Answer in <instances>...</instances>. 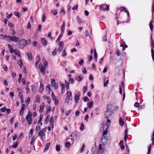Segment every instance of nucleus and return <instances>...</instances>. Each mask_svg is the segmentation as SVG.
I'll use <instances>...</instances> for the list:
<instances>
[{"instance_id": "1", "label": "nucleus", "mask_w": 154, "mask_h": 154, "mask_svg": "<svg viewBox=\"0 0 154 154\" xmlns=\"http://www.w3.org/2000/svg\"><path fill=\"white\" fill-rule=\"evenodd\" d=\"M19 48H23L25 47L27 44V40L24 39H22L18 41Z\"/></svg>"}, {"instance_id": "51", "label": "nucleus", "mask_w": 154, "mask_h": 154, "mask_svg": "<svg viewBox=\"0 0 154 154\" xmlns=\"http://www.w3.org/2000/svg\"><path fill=\"white\" fill-rule=\"evenodd\" d=\"M50 123H54V118L53 117L51 116L50 118V119L49 120Z\"/></svg>"}, {"instance_id": "17", "label": "nucleus", "mask_w": 154, "mask_h": 154, "mask_svg": "<svg viewBox=\"0 0 154 154\" xmlns=\"http://www.w3.org/2000/svg\"><path fill=\"white\" fill-rule=\"evenodd\" d=\"M40 60V57L39 55L37 56L36 58V61L35 63V64L36 66H38V64L39 63V62Z\"/></svg>"}, {"instance_id": "10", "label": "nucleus", "mask_w": 154, "mask_h": 154, "mask_svg": "<svg viewBox=\"0 0 154 154\" xmlns=\"http://www.w3.org/2000/svg\"><path fill=\"white\" fill-rule=\"evenodd\" d=\"M41 42L43 46H45L47 45V41L45 38H42L41 39Z\"/></svg>"}, {"instance_id": "37", "label": "nucleus", "mask_w": 154, "mask_h": 154, "mask_svg": "<svg viewBox=\"0 0 154 154\" xmlns=\"http://www.w3.org/2000/svg\"><path fill=\"white\" fill-rule=\"evenodd\" d=\"M152 21H150L149 22V27L152 31L153 29V26L152 24Z\"/></svg>"}, {"instance_id": "29", "label": "nucleus", "mask_w": 154, "mask_h": 154, "mask_svg": "<svg viewBox=\"0 0 154 154\" xmlns=\"http://www.w3.org/2000/svg\"><path fill=\"white\" fill-rule=\"evenodd\" d=\"M88 107L89 108H91L93 107V101L88 103Z\"/></svg>"}, {"instance_id": "56", "label": "nucleus", "mask_w": 154, "mask_h": 154, "mask_svg": "<svg viewBox=\"0 0 154 154\" xmlns=\"http://www.w3.org/2000/svg\"><path fill=\"white\" fill-rule=\"evenodd\" d=\"M6 110V107H4L0 109V111L2 112H4Z\"/></svg>"}, {"instance_id": "6", "label": "nucleus", "mask_w": 154, "mask_h": 154, "mask_svg": "<svg viewBox=\"0 0 154 154\" xmlns=\"http://www.w3.org/2000/svg\"><path fill=\"white\" fill-rule=\"evenodd\" d=\"M51 85L53 87H54L55 89L58 88V85L57 82H55V80L54 79H52L51 80Z\"/></svg>"}, {"instance_id": "43", "label": "nucleus", "mask_w": 154, "mask_h": 154, "mask_svg": "<svg viewBox=\"0 0 154 154\" xmlns=\"http://www.w3.org/2000/svg\"><path fill=\"white\" fill-rule=\"evenodd\" d=\"M85 144H84V143H83L82 144V148H81V151H80V152L81 153L82 152L84 151V149H85Z\"/></svg>"}, {"instance_id": "48", "label": "nucleus", "mask_w": 154, "mask_h": 154, "mask_svg": "<svg viewBox=\"0 0 154 154\" xmlns=\"http://www.w3.org/2000/svg\"><path fill=\"white\" fill-rule=\"evenodd\" d=\"M66 25V23L65 21H63L62 25L61 26V29H65V27Z\"/></svg>"}, {"instance_id": "30", "label": "nucleus", "mask_w": 154, "mask_h": 154, "mask_svg": "<svg viewBox=\"0 0 154 154\" xmlns=\"http://www.w3.org/2000/svg\"><path fill=\"white\" fill-rule=\"evenodd\" d=\"M31 88H32V91L34 93H35V86L34 85H31Z\"/></svg>"}, {"instance_id": "39", "label": "nucleus", "mask_w": 154, "mask_h": 154, "mask_svg": "<svg viewBox=\"0 0 154 154\" xmlns=\"http://www.w3.org/2000/svg\"><path fill=\"white\" fill-rule=\"evenodd\" d=\"M94 57L95 60L97 61V54L96 50H95L94 51Z\"/></svg>"}, {"instance_id": "41", "label": "nucleus", "mask_w": 154, "mask_h": 154, "mask_svg": "<svg viewBox=\"0 0 154 154\" xmlns=\"http://www.w3.org/2000/svg\"><path fill=\"white\" fill-rule=\"evenodd\" d=\"M36 102L38 103H39L40 101V97L39 95H37L36 96Z\"/></svg>"}, {"instance_id": "33", "label": "nucleus", "mask_w": 154, "mask_h": 154, "mask_svg": "<svg viewBox=\"0 0 154 154\" xmlns=\"http://www.w3.org/2000/svg\"><path fill=\"white\" fill-rule=\"evenodd\" d=\"M120 46L122 47V50H125L126 48L128 47V46L126 45H123L122 43L120 44Z\"/></svg>"}, {"instance_id": "3", "label": "nucleus", "mask_w": 154, "mask_h": 154, "mask_svg": "<svg viewBox=\"0 0 154 154\" xmlns=\"http://www.w3.org/2000/svg\"><path fill=\"white\" fill-rule=\"evenodd\" d=\"M39 69L40 71L41 72L43 75H44L45 73V70L46 69V67L45 66H43V65H42L40 64L39 65Z\"/></svg>"}, {"instance_id": "15", "label": "nucleus", "mask_w": 154, "mask_h": 154, "mask_svg": "<svg viewBox=\"0 0 154 154\" xmlns=\"http://www.w3.org/2000/svg\"><path fill=\"white\" fill-rule=\"evenodd\" d=\"M119 145L122 150H123L124 149L125 146L123 144V142L122 140H120L119 143Z\"/></svg>"}, {"instance_id": "28", "label": "nucleus", "mask_w": 154, "mask_h": 154, "mask_svg": "<svg viewBox=\"0 0 154 154\" xmlns=\"http://www.w3.org/2000/svg\"><path fill=\"white\" fill-rule=\"evenodd\" d=\"M50 117V115H48L47 116L46 119L45 120L44 123L45 124H47L48 123V122L49 120V119Z\"/></svg>"}, {"instance_id": "46", "label": "nucleus", "mask_w": 154, "mask_h": 154, "mask_svg": "<svg viewBox=\"0 0 154 154\" xmlns=\"http://www.w3.org/2000/svg\"><path fill=\"white\" fill-rule=\"evenodd\" d=\"M24 33V31L23 29L20 30L18 32V35L19 36H21Z\"/></svg>"}, {"instance_id": "52", "label": "nucleus", "mask_w": 154, "mask_h": 154, "mask_svg": "<svg viewBox=\"0 0 154 154\" xmlns=\"http://www.w3.org/2000/svg\"><path fill=\"white\" fill-rule=\"evenodd\" d=\"M77 21L78 23L80 24L81 23V21L79 16L77 17Z\"/></svg>"}, {"instance_id": "20", "label": "nucleus", "mask_w": 154, "mask_h": 154, "mask_svg": "<svg viewBox=\"0 0 154 154\" xmlns=\"http://www.w3.org/2000/svg\"><path fill=\"white\" fill-rule=\"evenodd\" d=\"M45 107L44 103L42 102L41 105H40V110L39 111L40 112H42L43 111L44 108Z\"/></svg>"}, {"instance_id": "60", "label": "nucleus", "mask_w": 154, "mask_h": 154, "mask_svg": "<svg viewBox=\"0 0 154 154\" xmlns=\"http://www.w3.org/2000/svg\"><path fill=\"white\" fill-rule=\"evenodd\" d=\"M25 89L26 90V93H28L29 91V89L27 86H25Z\"/></svg>"}, {"instance_id": "26", "label": "nucleus", "mask_w": 154, "mask_h": 154, "mask_svg": "<svg viewBox=\"0 0 154 154\" xmlns=\"http://www.w3.org/2000/svg\"><path fill=\"white\" fill-rule=\"evenodd\" d=\"M65 84L66 90H67L69 89V84L66 80H65Z\"/></svg>"}, {"instance_id": "5", "label": "nucleus", "mask_w": 154, "mask_h": 154, "mask_svg": "<svg viewBox=\"0 0 154 154\" xmlns=\"http://www.w3.org/2000/svg\"><path fill=\"white\" fill-rule=\"evenodd\" d=\"M108 126L106 129L103 131V137L101 139V142H102V140H103V138L104 139H105L106 140H107V138H106V135L108 133Z\"/></svg>"}, {"instance_id": "61", "label": "nucleus", "mask_w": 154, "mask_h": 154, "mask_svg": "<svg viewBox=\"0 0 154 154\" xmlns=\"http://www.w3.org/2000/svg\"><path fill=\"white\" fill-rule=\"evenodd\" d=\"M119 9L121 11H125V10H127L126 8L124 7H121L119 8Z\"/></svg>"}, {"instance_id": "31", "label": "nucleus", "mask_w": 154, "mask_h": 154, "mask_svg": "<svg viewBox=\"0 0 154 154\" xmlns=\"http://www.w3.org/2000/svg\"><path fill=\"white\" fill-rule=\"evenodd\" d=\"M17 63L20 66V67L21 68L22 67V66L23 65V63L22 60L21 59L19 60L18 61Z\"/></svg>"}, {"instance_id": "50", "label": "nucleus", "mask_w": 154, "mask_h": 154, "mask_svg": "<svg viewBox=\"0 0 154 154\" xmlns=\"http://www.w3.org/2000/svg\"><path fill=\"white\" fill-rule=\"evenodd\" d=\"M71 110H68L67 112H66L65 113V115L66 116H69V114L71 112Z\"/></svg>"}, {"instance_id": "36", "label": "nucleus", "mask_w": 154, "mask_h": 154, "mask_svg": "<svg viewBox=\"0 0 154 154\" xmlns=\"http://www.w3.org/2000/svg\"><path fill=\"white\" fill-rule=\"evenodd\" d=\"M151 56L153 61L154 62V51L152 48L151 49Z\"/></svg>"}, {"instance_id": "49", "label": "nucleus", "mask_w": 154, "mask_h": 154, "mask_svg": "<svg viewBox=\"0 0 154 154\" xmlns=\"http://www.w3.org/2000/svg\"><path fill=\"white\" fill-rule=\"evenodd\" d=\"M66 52L65 50H64L63 51V52L62 54V56L63 57H65L66 55Z\"/></svg>"}, {"instance_id": "38", "label": "nucleus", "mask_w": 154, "mask_h": 154, "mask_svg": "<svg viewBox=\"0 0 154 154\" xmlns=\"http://www.w3.org/2000/svg\"><path fill=\"white\" fill-rule=\"evenodd\" d=\"M14 15L18 17L19 18L20 17V14L19 12H14Z\"/></svg>"}, {"instance_id": "54", "label": "nucleus", "mask_w": 154, "mask_h": 154, "mask_svg": "<svg viewBox=\"0 0 154 154\" xmlns=\"http://www.w3.org/2000/svg\"><path fill=\"white\" fill-rule=\"evenodd\" d=\"M109 80H107L106 82H105L104 83V87H107L108 86V83H109Z\"/></svg>"}, {"instance_id": "27", "label": "nucleus", "mask_w": 154, "mask_h": 154, "mask_svg": "<svg viewBox=\"0 0 154 154\" xmlns=\"http://www.w3.org/2000/svg\"><path fill=\"white\" fill-rule=\"evenodd\" d=\"M50 145V143L49 142L47 143L45 145V148L44 150V151L45 152V150L48 149L49 148Z\"/></svg>"}, {"instance_id": "2", "label": "nucleus", "mask_w": 154, "mask_h": 154, "mask_svg": "<svg viewBox=\"0 0 154 154\" xmlns=\"http://www.w3.org/2000/svg\"><path fill=\"white\" fill-rule=\"evenodd\" d=\"M8 38L7 41L9 42H18L20 39V38L16 36H11L8 35L7 36Z\"/></svg>"}, {"instance_id": "13", "label": "nucleus", "mask_w": 154, "mask_h": 154, "mask_svg": "<svg viewBox=\"0 0 154 154\" xmlns=\"http://www.w3.org/2000/svg\"><path fill=\"white\" fill-rule=\"evenodd\" d=\"M44 87L43 85L41 83V82H40V85L39 86V89L38 91L39 92L42 93L44 90Z\"/></svg>"}, {"instance_id": "62", "label": "nucleus", "mask_w": 154, "mask_h": 154, "mask_svg": "<svg viewBox=\"0 0 154 154\" xmlns=\"http://www.w3.org/2000/svg\"><path fill=\"white\" fill-rule=\"evenodd\" d=\"M51 97L52 99L53 100H54L56 99V97L55 96L54 93L53 92H52L51 93Z\"/></svg>"}, {"instance_id": "21", "label": "nucleus", "mask_w": 154, "mask_h": 154, "mask_svg": "<svg viewBox=\"0 0 154 154\" xmlns=\"http://www.w3.org/2000/svg\"><path fill=\"white\" fill-rule=\"evenodd\" d=\"M112 107V105L111 104H108L107 106V109L106 111H112L111 110Z\"/></svg>"}, {"instance_id": "44", "label": "nucleus", "mask_w": 154, "mask_h": 154, "mask_svg": "<svg viewBox=\"0 0 154 154\" xmlns=\"http://www.w3.org/2000/svg\"><path fill=\"white\" fill-rule=\"evenodd\" d=\"M57 48H56L52 52V55L53 56L57 54Z\"/></svg>"}, {"instance_id": "19", "label": "nucleus", "mask_w": 154, "mask_h": 154, "mask_svg": "<svg viewBox=\"0 0 154 154\" xmlns=\"http://www.w3.org/2000/svg\"><path fill=\"white\" fill-rule=\"evenodd\" d=\"M38 135L41 138H42L45 135V134L42 131H40L38 133Z\"/></svg>"}, {"instance_id": "34", "label": "nucleus", "mask_w": 154, "mask_h": 154, "mask_svg": "<svg viewBox=\"0 0 154 154\" xmlns=\"http://www.w3.org/2000/svg\"><path fill=\"white\" fill-rule=\"evenodd\" d=\"M66 97H68L70 98L72 96V93L71 91H68L66 93Z\"/></svg>"}, {"instance_id": "58", "label": "nucleus", "mask_w": 154, "mask_h": 154, "mask_svg": "<svg viewBox=\"0 0 154 154\" xmlns=\"http://www.w3.org/2000/svg\"><path fill=\"white\" fill-rule=\"evenodd\" d=\"M62 35H60L59 36V37H58L57 38V40H56V42H59L60 41V40L61 38H62Z\"/></svg>"}, {"instance_id": "24", "label": "nucleus", "mask_w": 154, "mask_h": 154, "mask_svg": "<svg viewBox=\"0 0 154 154\" xmlns=\"http://www.w3.org/2000/svg\"><path fill=\"white\" fill-rule=\"evenodd\" d=\"M32 117V113L30 111H29L28 114L26 116V120H28V119L31 118Z\"/></svg>"}, {"instance_id": "11", "label": "nucleus", "mask_w": 154, "mask_h": 154, "mask_svg": "<svg viewBox=\"0 0 154 154\" xmlns=\"http://www.w3.org/2000/svg\"><path fill=\"white\" fill-rule=\"evenodd\" d=\"M112 114V111H106L105 112V115L106 116V119H108V117L110 116Z\"/></svg>"}, {"instance_id": "40", "label": "nucleus", "mask_w": 154, "mask_h": 154, "mask_svg": "<svg viewBox=\"0 0 154 154\" xmlns=\"http://www.w3.org/2000/svg\"><path fill=\"white\" fill-rule=\"evenodd\" d=\"M56 149L57 151L59 152L60 150V146L59 145L57 144L56 146Z\"/></svg>"}, {"instance_id": "14", "label": "nucleus", "mask_w": 154, "mask_h": 154, "mask_svg": "<svg viewBox=\"0 0 154 154\" xmlns=\"http://www.w3.org/2000/svg\"><path fill=\"white\" fill-rule=\"evenodd\" d=\"M43 117V115L42 114H41L39 117V119L38 121L37 124H40V126H41L42 125V123L41 122V121Z\"/></svg>"}, {"instance_id": "64", "label": "nucleus", "mask_w": 154, "mask_h": 154, "mask_svg": "<svg viewBox=\"0 0 154 154\" xmlns=\"http://www.w3.org/2000/svg\"><path fill=\"white\" fill-rule=\"evenodd\" d=\"M154 12V1H153L152 5V13Z\"/></svg>"}, {"instance_id": "55", "label": "nucleus", "mask_w": 154, "mask_h": 154, "mask_svg": "<svg viewBox=\"0 0 154 154\" xmlns=\"http://www.w3.org/2000/svg\"><path fill=\"white\" fill-rule=\"evenodd\" d=\"M27 122H28V124L29 125H30L32 123V119H31V118H29L28 119V120H26Z\"/></svg>"}, {"instance_id": "23", "label": "nucleus", "mask_w": 154, "mask_h": 154, "mask_svg": "<svg viewBox=\"0 0 154 154\" xmlns=\"http://www.w3.org/2000/svg\"><path fill=\"white\" fill-rule=\"evenodd\" d=\"M119 124L121 126H122L124 124V122L123 119L122 117H120L119 120Z\"/></svg>"}, {"instance_id": "35", "label": "nucleus", "mask_w": 154, "mask_h": 154, "mask_svg": "<svg viewBox=\"0 0 154 154\" xmlns=\"http://www.w3.org/2000/svg\"><path fill=\"white\" fill-rule=\"evenodd\" d=\"M47 111L46 112V114L49 113L51 110V108L50 106H48L46 108Z\"/></svg>"}, {"instance_id": "47", "label": "nucleus", "mask_w": 154, "mask_h": 154, "mask_svg": "<svg viewBox=\"0 0 154 154\" xmlns=\"http://www.w3.org/2000/svg\"><path fill=\"white\" fill-rule=\"evenodd\" d=\"M65 145H66V146L67 148H69L70 145V143L69 142H67L65 143Z\"/></svg>"}, {"instance_id": "63", "label": "nucleus", "mask_w": 154, "mask_h": 154, "mask_svg": "<svg viewBox=\"0 0 154 154\" xmlns=\"http://www.w3.org/2000/svg\"><path fill=\"white\" fill-rule=\"evenodd\" d=\"M82 71L85 74H86L87 72V71L86 70V68L85 67H84L82 69Z\"/></svg>"}, {"instance_id": "16", "label": "nucleus", "mask_w": 154, "mask_h": 154, "mask_svg": "<svg viewBox=\"0 0 154 154\" xmlns=\"http://www.w3.org/2000/svg\"><path fill=\"white\" fill-rule=\"evenodd\" d=\"M26 54L28 57V59L29 60H32V54L30 52H26Z\"/></svg>"}, {"instance_id": "7", "label": "nucleus", "mask_w": 154, "mask_h": 154, "mask_svg": "<svg viewBox=\"0 0 154 154\" xmlns=\"http://www.w3.org/2000/svg\"><path fill=\"white\" fill-rule=\"evenodd\" d=\"M59 47L57 51L59 52H60L62 50L63 48V46H64V42H60L59 43Z\"/></svg>"}, {"instance_id": "8", "label": "nucleus", "mask_w": 154, "mask_h": 154, "mask_svg": "<svg viewBox=\"0 0 154 154\" xmlns=\"http://www.w3.org/2000/svg\"><path fill=\"white\" fill-rule=\"evenodd\" d=\"M80 95V92H78V93L76 94L75 96V102L77 103L78 101L79 100V97Z\"/></svg>"}, {"instance_id": "9", "label": "nucleus", "mask_w": 154, "mask_h": 154, "mask_svg": "<svg viewBox=\"0 0 154 154\" xmlns=\"http://www.w3.org/2000/svg\"><path fill=\"white\" fill-rule=\"evenodd\" d=\"M25 105L24 104H22L21 106V109L20 112V115H22L23 114L24 111L25 109Z\"/></svg>"}, {"instance_id": "4", "label": "nucleus", "mask_w": 154, "mask_h": 154, "mask_svg": "<svg viewBox=\"0 0 154 154\" xmlns=\"http://www.w3.org/2000/svg\"><path fill=\"white\" fill-rule=\"evenodd\" d=\"M100 8L101 10L108 11L109 10V7L108 5L103 4L100 5Z\"/></svg>"}, {"instance_id": "32", "label": "nucleus", "mask_w": 154, "mask_h": 154, "mask_svg": "<svg viewBox=\"0 0 154 154\" xmlns=\"http://www.w3.org/2000/svg\"><path fill=\"white\" fill-rule=\"evenodd\" d=\"M42 61L44 64L43 66H45L46 67H47L48 65V62L44 58L42 59Z\"/></svg>"}, {"instance_id": "42", "label": "nucleus", "mask_w": 154, "mask_h": 154, "mask_svg": "<svg viewBox=\"0 0 154 154\" xmlns=\"http://www.w3.org/2000/svg\"><path fill=\"white\" fill-rule=\"evenodd\" d=\"M18 141H17L15 143V144H14V145H13L12 146V148H16L17 147L18 145Z\"/></svg>"}, {"instance_id": "18", "label": "nucleus", "mask_w": 154, "mask_h": 154, "mask_svg": "<svg viewBox=\"0 0 154 154\" xmlns=\"http://www.w3.org/2000/svg\"><path fill=\"white\" fill-rule=\"evenodd\" d=\"M8 48L10 52L11 53L13 52L14 50V48L12 46L10 45V44H8Z\"/></svg>"}, {"instance_id": "22", "label": "nucleus", "mask_w": 154, "mask_h": 154, "mask_svg": "<svg viewBox=\"0 0 154 154\" xmlns=\"http://www.w3.org/2000/svg\"><path fill=\"white\" fill-rule=\"evenodd\" d=\"M7 35H4L2 34H0V39H5L7 41L8 38L7 37Z\"/></svg>"}, {"instance_id": "12", "label": "nucleus", "mask_w": 154, "mask_h": 154, "mask_svg": "<svg viewBox=\"0 0 154 154\" xmlns=\"http://www.w3.org/2000/svg\"><path fill=\"white\" fill-rule=\"evenodd\" d=\"M13 52L15 55H17L18 57H20L21 56L20 53L17 49H15Z\"/></svg>"}, {"instance_id": "25", "label": "nucleus", "mask_w": 154, "mask_h": 154, "mask_svg": "<svg viewBox=\"0 0 154 154\" xmlns=\"http://www.w3.org/2000/svg\"><path fill=\"white\" fill-rule=\"evenodd\" d=\"M83 79V77L82 75H79L77 78H75V79L78 82L81 81Z\"/></svg>"}, {"instance_id": "45", "label": "nucleus", "mask_w": 154, "mask_h": 154, "mask_svg": "<svg viewBox=\"0 0 154 154\" xmlns=\"http://www.w3.org/2000/svg\"><path fill=\"white\" fill-rule=\"evenodd\" d=\"M46 91L48 90L49 92V93H50L51 91V89L50 87L48 85L46 87Z\"/></svg>"}, {"instance_id": "53", "label": "nucleus", "mask_w": 154, "mask_h": 154, "mask_svg": "<svg viewBox=\"0 0 154 154\" xmlns=\"http://www.w3.org/2000/svg\"><path fill=\"white\" fill-rule=\"evenodd\" d=\"M87 89V87L86 86H84L83 87V91L84 93H85Z\"/></svg>"}, {"instance_id": "59", "label": "nucleus", "mask_w": 154, "mask_h": 154, "mask_svg": "<svg viewBox=\"0 0 154 154\" xmlns=\"http://www.w3.org/2000/svg\"><path fill=\"white\" fill-rule=\"evenodd\" d=\"M116 54L118 56H119L120 55V51L118 49H117L116 51Z\"/></svg>"}, {"instance_id": "57", "label": "nucleus", "mask_w": 154, "mask_h": 154, "mask_svg": "<svg viewBox=\"0 0 154 154\" xmlns=\"http://www.w3.org/2000/svg\"><path fill=\"white\" fill-rule=\"evenodd\" d=\"M45 14H43L42 15V21L43 22L45 21Z\"/></svg>"}]
</instances>
